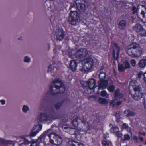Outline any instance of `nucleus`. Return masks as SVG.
I'll return each mask as SVG.
<instances>
[{"instance_id":"f257e3e1","label":"nucleus","mask_w":146,"mask_h":146,"mask_svg":"<svg viewBox=\"0 0 146 146\" xmlns=\"http://www.w3.org/2000/svg\"><path fill=\"white\" fill-rule=\"evenodd\" d=\"M126 51L129 56L133 58L139 57L142 55L143 53L141 46L135 42L132 43L128 46Z\"/></svg>"},{"instance_id":"f03ea898","label":"nucleus","mask_w":146,"mask_h":146,"mask_svg":"<svg viewBox=\"0 0 146 146\" xmlns=\"http://www.w3.org/2000/svg\"><path fill=\"white\" fill-rule=\"evenodd\" d=\"M64 86L59 79H56L53 81L50 85L49 91L50 94H55L59 93H62L65 91Z\"/></svg>"},{"instance_id":"7ed1b4c3","label":"nucleus","mask_w":146,"mask_h":146,"mask_svg":"<svg viewBox=\"0 0 146 146\" xmlns=\"http://www.w3.org/2000/svg\"><path fill=\"white\" fill-rule=\"evenodd\" d=\"M95 64V62L92 58L87 57L82 62V67L80 70L82 72H88L92 69Z\"/></svg>"},{"instance_id":"20e7f679","label":"nucleus","mask_w":146,"mask_h":146,"mask_svg":"<svg viewBox=\"0 0 146 146\" xmlns=\"http://www.w3.org/2000/svg\"><path fill=\"white\" fill-rule=\"evenodd\" d=\"M81 83L84 87L85 92L87 94H90L91 90L94 89L96 87H95L96 82L95 80L93 79H90L88 81L81 82Z\"/></svg>"},{"instance_id":"39448f33","label":"nucleus","mask_w":146,"mask_h":146,"mask_svg":"<svg viewBox=\"0 0 146 146\" xmlns=\"http://www.w3.org/2000/svg\"><path fill=\"white\" fill-rule=\"evenodd\" d=\"M50 142L57 146L60 145L62 142L61 137L55 133H50L48 135Z\"/></svg>"},{"instance_id":"423d86ee","label":"nucleus","mask_w":146,"mask_h":146,"mask_svg":"<svg viewBox=\"0 0 146 146\" xmlns=\"http://www.w3.org/2000/svg\"><path fill=\"white\" fill-rule=\"evenodd\" d=\"M76 5L77 9L81 13L84 12L88 7L85 0H76Z\"/></svg>"},{"instance_id":"0eeeda50","label":"nucleus","mask_w":146,"mask_h":146,"mask_svg":"<svg viewBox=\"0 0 146 146\" xmlns=\"http://www.w3.org/2000/svg\"><path fill=\"white\" fill-rule=\"evenodd\" d=\"M135 93L133 94H131L132 97L135 100H139L141 98L142 93L140 88L138 86H135L133 88Z\"/></svg>"},{"instance_id":"6e6552de","label":"nucleus","mask_w":146,"mask_h":146,"mask_svg":"<svg viewBox=\"0 0 146 146\" xmlns=\"http://www.w3.org/2000/svg\"><path fill=\"white\" fill-rule=\"evenodd\" d=\"M79 15L76 11H71L69 23L72 25H76L78 22Z\"/></svg>"},{"instance_id":"1a4fd4ad","label":"nucleus","mask_w":146,"mask_h":146,"mask_svg":"<svg viewBox=\"0 0 146 146\" xmlns=\"http://www.w3.org/2000/svg\"><path fill=\"white\" fill-rule=\"evenodd\" d=\"M52 117L45 113H41L38 116L37 121L39 122L45 123L52 119Z\"/></svg>"},{"instance_id":"9d476101","label":"nucleus","mask_w":146,"mask_h":146,"mask_svg":"<svg viewBox=\"0 0 146 146\" xmlns=\"http://www.w3.org/2000/svg\"><path fill=\"white\" fill-rule=\"evenodd\" d=\"M90 53L85 49H80L76 52V56L77 58L82 59L89 56Z\"/></svg>"},{"instance_id":"9b49d317","label":"nucleus","mask_w":146,"mask_h":146,"mask_svg":"<svg viewBox=\"0 0 146 146\" xmlns=\"http://www.w3.org/2000/svg\"><path fill=\"white\" fill-rule=\"evenodd\" d=\"M58 66V65L54 62L50 64L48 67L47 72H50L52 76H55L57 69L59 68Z\"/></svg>"},{"instance_id":"f8f14e48","label":"nucleus","mask_w":146,"mask_h":146,"mask_svg":"<svg viewBox=\"0 0 146 146\" xmlns=\"http://www.w3.org/2000/svg\"><path fill=\"white\" fill-rule=\"evenodd\" d=\"M42 128V125L38 124L35 126L31 131L29 135L30 137L35 136L41 130Z\"/></svg>"},{"instance_id":"ddd939ff","label":"nucleus","mask_w":146,"mask_h":146,"mask_svg":"<svg viewBox=\"0 0 146 146\" xmlns=\"http://www.w3.org/2000/svg\"><path fill=\"white\" fill-rule=\"evenodd\" d=\"M112 46L113 49V56L114 58L117 60L119 56L120 50L119 47L115 43H112Z\"/></svg>"},{"instance_id":"4468645a","label":"nucleus","mask_w":146,"mask_h":146,"mask_svg":"<svg viewBox=\"0 0 146 146\" xmlns=\"http://www.w3.org/2000/svg\"><path fill=\"white\" fill-rule=\"evenodd\" d=\"M55 35L57 40L60 41L62 40L64 37V32L61 29L56 30Z\"/></svg>"},{"instance_id":"2eb2a0df","label":"nucleus","mask_w":146,"mask_h":146,"mask_svg":"<svg viewBox=\"0 0 146 146\" xmlns=\"http://www.w3.org/2000/svg\"><path fill=\"white\" fill-rule=\"evenodd\" d=\"M13 141L5 139L0 137V146H10L12 145Z\"/></svg>"},{"instance_id":"dca6fc26","label":"nucleus","mask_w":146,"mask_h":146,"mask_svg":"<svg viewBox=\"0 0 146 146\" xmlns=\"http://www.w3.org/2000/svg\"><path fill=\"white\" fill-rule=\"evenodd\" d=\"M108 84V82L107 80H101L99 83L98 89H105L107 86Z\"/></svg>"},{"instance_id":"f3484780","label":"nucleus","mask_w":146,"mask_h":146,"mask_svg":"<svg viewBox=\"0 0 146 146\" xmlns=\"http://www.w3.org/2000/svg\"><path fill=\"white\" fill-rule=\"evenodd\" d=\"M123 96V94L120 93V90L119 89H117L114 91V100H117L118 98H121Z\"/></svg>"},{"instance_id":"a211bd4d","label":"nucleus","mask_w":146,"mask_h":146,"mask_svg":"<svg viewBox=\"0 0 146 146\" xmlns=\"http://www.w3.org/2000/svg\"><path fill=\"white\" fill-rule=\"evenodd\" d=\"M70 68L73 71H75L76 70L77 62L74 60H71L69 64Z\"/></svg>"},{"instance_id":"6ab92c4d","label":"nucleus","mask_w":146,"mask_h":146,"mask_svg":"<svg viewBox=\"0 0 146 146\" xmlns=\"http://www.w3.org/2000/svg\"><path fill=\"white\" fill-rule=\"evenodd\" d=\"M51 130L49 129L46 131H45L41 135L38 139V141L39 142H43L44 139L46 137V135H49L48 133H49V131Z\"/></svg>"},{"instance_id":"aec40b11","label":"nucleus","mask_w":146,"mask_h":146,"mask_svg":"<svg viewBox=\"0 0 146 146\" xmlns=\"http://www.w3.org/2000/svg\"><path fill=\"white\" fill-rule=\"evenodd\" d=\"M126 22L124 20H121L119 23L118 26L119 28L121 29H125L126 26Z\"/></svg>"},{"instance_id":"412c9836","label":"nucleus","mask_w":146,"mask_h":146,"mask_svg":"<svg viewBox=\"0 0 146 146\" xmlns=\"http://www.w3.org/2000/svg\"><path fill=\"white\" fill-rule=\"evenodd\" d=\"M142 26L140 24H136L133 27V30L136 32L138 33L143 29Z\"/></svg>"},{"instance_id":"4be33fe9","label":"nucleus","mask_w":146,"mask_h":146,"mask_svg":"<svg viewBox=\"0 0 146 146\" xmlns=\"http://www.w3.org/2000/svg\"><path fill=\"white\" fill-rule=\"evenodd\" d=\"M139 66L141 68H143L146 66V59H141L138 63Z\"/></svg>"},{"instance_id":"5701e85b","label":"nucleus","mask_w":146,"mask_h":146,"mask_svg":"<svg viewBox=\"0 0 146 146\" xmlns=\"http://www.w3.org/2000/svg\"><path fill=\"white\" fill-rule=\"evenodd\" d=\"M81 122L84 125V131L85 132L89 130L90 127L89 123L84 119L82 120Z\"/></svg>"},{"instance_id":"b1692460","label":"nucleus","mask_w":146,"mask_h":146,"mask_svg":"<svg viewBox=\"0 0 146 146\" xmlns=\"http://www.w3.org/2000/svg\"><path fill=\"white\" fill-rule=\"evenodd\" d=\"M70 146H84L83 144L75 141H72L70 142Z\"/></svg>"},{"instance_id":"393cba45","label":"nucleus","mask_w":146,"mask_h":146,"mask_svg":"<svg viewBox=\"0 0 146 146\" xmlns=\"http://www.w3.org/2000/svg\"><path fill=\"white\" fill-rule=\"evenodd\" d=\"M64 102V101L62 100L56 103L54 105V107L55 109L56 110L59 109Z\"/></svg>"},{"instance_id":"a878e982","label":"nucleus","mask_w":146,"mask_h":146,"mask_svg":"<svg viewBox=\"0 0 146 146\" xmlns=\"http://www.w3.org/2000/svg\"><path fill=\"white\" fill-rule=\"evenodd\" d=\"M138 33V35L139 36L141 37L146 36V31L143 28Z\"/></svg>"},{"instance_id":"bb28decb","label":"nucleus","mask_w":146,"mask_h":146,"mask_svg":"<svg viewBox=\"0 0 146 146\" xmlns=\"http://www.w3.org/2000/svg\"><path fill=\"white\" fill-rule=\"evenodd\" d=\"M22 139L23 142L21 143V141H20L19 143V145H22L23 144L25 145L29 144L31 143V141H29L27 139L25 138H23Z\"/></svg>"},{"instance_id":"cd10ccee","label":"nucleus","mask_w":146,"mask_h":146,"mask_svg":"<svg viewBox=\"0 0 146 146\" xmlns=\"http://www.w3.org/2000/svg\"><path fill=\"white\" fill-rule=\"evenodd\" d=\"M124 113L126 114V116H133L134 115V113L132 111H130L129 110H125L124 111Z\"/></svg>"},{"instance_id":"c85d7f7f","label":"nucleus","mask_w":146,"mask_h":146,"mask_svg":"<svg viewBox=\"0 0 146 146\" xmlns=\"http://www.w3.org/2000/svg\"><path fill=\"white\" fill-rule=\"evenodd\" d=\"M103 146H110L112 145L111 142L109 141L104 140L102 141Z\"/></svg>"},{"instance_id":"c756f323","label":"nucleus","mask_w":146,"mask_h":146,"mask_svg":"<svg viewBox=\"0 0 146 146\" xmlns=\"http://www.w3.org/2000/svg\"><path fill=\"white\" fill-rule=\"evenodd\" d=\"M47 100V98L46 97H44L42 99L40 103L41 107H43L44 106Z\"/></svg>"},{"instance_id":"7c9ffc66","label":"nucleus","mask_w":146,"mask_h":146,"mask_svg":"<svg viewBox=\"0 0 146 146\" xmlns=\"http://www.w3.org/2000/svg\"><path fill=\"white\" fill-rule=\"evenodd\" d=\"M119 129L117 127H113L110 130V132L111 133H116L119 131Z\"/></svg>"},{"instance_id":"2f4dec72","label":"nucleus","mask_w":146,"mask_h":146,"mask_svg":"<svg viewBox=\"0 0 146 146\" xmlns=\"http://www.w3.org/2000/svg\"><path fill=\"white\" fill-rule=\"evenodd\" d=\"M122 128L123 129H125L127 130V131H128L131 133V129L129 127L128 124H127L125 123H124L123 125Z\"/></svg>"},{"instance_id":"473e14b6","label":"nucleus","mask_w":146,"mask_h":146,"mask_svg":"<svg viewBox=\"0 0 146 146\" xmlns=\"http://www.w3.org/2000/svg\"><path fill=\"white\" fill-rule=\"evenodd\" d=\"M116 100H114L113 99L111 101V104H112L113 106H114L115 105H117L119 106L121 104L122 102L121 101L116 102Z\"/></svg>"},{"instance_id":"72a5a7b5","label":"nucleus","mask_w":146,"mask_h":146,"mask_svg":"<svg viewBox=\"0 0 146 146\" xmlns=\"http://www.w3.org/2000/svg\"><path fill=\"white\" fill-rule=\"evenodd\" d=\"M139 6H137V7L136 8L135 6H133L132 8V13L133 14H137V13L138 11V9L139 8H138Z\"/></svg>"},{"instance_id":"f704fd0d","label":"nucleus","mask_w":146,"mask_h":146,"mask_svg":"<svg viewBox=\"0 0 146 146\" xmlns=\"http://www.w3.org/2000/svg\"><path fill=\"white\" fill-rule=\"evenodd\" d=\"M29 110V108L28 106L26 105H24L23 106L22 108V110L23 112L26 113Z\"/></svg>"},{"instance_id":"c9c22d12","label":"nucleus","mask_w":146,"mask_h":146,"mask_svg":"<svg viewBox=\"0 0 146 146\" xmlns=\"http://www.w3.org/2000/svg\"><path fill=\"white\" fill-rule=\"evenodd\" d=\"M125 69L124 65L123 64L118 65V69L119 71L122 72Z\"/></svg>"},{"instance_id":"e433bc0d","label":"nucleus","mask_w":146,"mask_h":146,"mask_svg":"<svg viewBox=\"0 0 146 146\" xmlns=\"http://www.w3.org/2000/svg\"><path fill=\"white\" fill-rule=\"evenodd\" d=\"M101 95L102 96L105 97L106 98H108L109 97V94L105 90H102L101 91Z\"/></svg>"},{"instance_id":"4c0bfd02","label":"nucleus","mask_w":146,"mask_h":146,"mask_svg":"<svg viewBox=\"0 0 146 146\" xmlns=\"http://www.w3.org/2000/svg\"><path fill=\"white\" fill-rule=\"evenodd\" d=\"M99 77L101 80H103L106 77V74L104 72H102L100 74Z\"/></svg>"},{"instance_id":"58836bf2","label":"nucleus","mask_w":146,"mask_h":146,"mask_svg":"<svg viewBox=\"0 0 146 146\" xmlns=\"http://www.w3.org/2000/svg\"><path fill=\"white\" fill-rule=\"evenodd\" d=\"M98 101L100 103L105 104L107 102V100L105 99L100 97L98 98Z\"/></svg>"},{"instance_id":"ea45409f","label":"nucleus","mask_w":146,"mask_h":146,"mask_svg":"<svg viewBox=\"0 0 146 146\" xmlns=\"http://www.w3.org/2000/svg\"><path fill=\"white\" fill-rule=\"evenodd\" d=\"M31 58L28 56H25L24 58L23 61L26 63H29L30 62Z\"/></svg>"},{"instance_id":"a19ab883","label":"nucleus","mask_w":146,"mask_h":146,"mask_svg":"<svg viewBox=\"0 0 146 146\" xmlns=\"http://www.w3.org/2000/svg\"><path fill=\"white\" fill-rule=\"evenodd\" d=\"M124 65V66L125 69L129 68L130 67L129 63L128 62H125L123 64Z\"/></svg>"},{"instance_id":"79ce46f5","label":"nucleus","mask_w":146,"mask_h":146,"mask_svg":"<svg viewBox=\"0 0 146 146\" xmlns=\"http://www.w3.org/2000/svg\"><path fill=\"white\" fill-rule=\"evenodd\" d=\"M115 89V87L113 85H111L109 86L108 88V90L110 92H113Z\"/></svg>"},{"instance_id":"37998d69","label":"nucleus","mask_w":146,"mask_h":146,"mask_svg":"<svg viewBox=\"0 0 146 146\" xmlns=\"http://www.w3.org/2000/svg\"><path fill=\"white\" fill-rule=\"evenodd\" d=\"M141 14L142 16L143 19L145 20V22H146V13L144 11H142Z\"/></svg>"},{"instance_id":"c03bdc74","label":"nucleus","mask_w":146,"mask_h":146,"mask_svg":"<svg viewBox=\"0 0 146 146\" xmlns=\"http://www.w3.org/2000/svg\"><path fill=\"white\" fill-rule=\"evenodd\" d=\"M73 51H71L69 50L68 52V56L69 57L72 58L73 57L74 55V52Z\"/></svg>"},{"instance_id":"a18cd8bd","label":"nucleus","mask_w":146,"mask_h":146,"mask_svg":"<svg viewBox=\"0 0 146 146\" xmlns=\"http://www.w3.org/2000/svg\"><path fill=\"white\" fill-rule=\"evenodd\" d=\"M75 130V129L74 128H69V131L70 134L72 135H74Z\"/></svg>"},{"instance_id":"49530a36","label":"nucleus","mask_w":146,"mask_h":146,"mask_svg":"<svg viewBox=\"0 0 146 146\" xmlns=\"http://www.w3.org/2000/svg\"><path fill=\"white\" fill-rule=\"evenodd\" d=\"M130 63L131 64V65L133 66H135L136 64V61L134 59H131L130 60Z\"/></svg>"},{"instance_id":"de8ad7c7","label":"nucleus","mask_w":146,"mask_h":146,"mask_svg":"<svg viewBox=\"0 0 146 146\" xmlns=\"http://www.w3.org/2000/svg\"><path fill=\"white\" fill-rule=\"evenodd\" d=\"M116 135L119 137H121L122 136V134L119 131L115 133Z\"/></svg>"},{"instance_id":"09e8293b","label":"nucleus","mask_w":146,"mask_h":146,"mask_svg":"<svg viewBox=\"0 0 146 146\" xmlns=\"http://www.w3.org/2000/svg\"><path fill=\"white\" fill-rule=\"evenodd\" d=\"M124 137L126 140H128L130 139V137L128 134H125Z\"/></svg>"},{"instance_id":"8fccbe9b","label":"nucleus","mask_w":146,"mask_h":146,"mask_svg":"<svg viewBox=\"0 0 146 146\" xmlns=\"http://www.w3.org/2000/svg\"><path fill=\"white\" fill-rule=\"evenodd\" d=\"M81 120L80 119L79 117H75L73 120V121H75V122H77L78 123H79V121H80Z\"/></svg>"},{"instance_id":"3c124183","label":"nucleus","mask_w":146,"mask_h":146,"mask_svg":"<svg viewBox=\"0 0 146 146\" xmlns=\"http://www.w3.org/2000/svg\"><path fill=\"white\" fill-rule=\"evenodd\" d=\"M31 143V144L30 145V146H38V145L37 144V143L36 142H35L34 141H32Z\"/></svg>"},{"instance_id":"603ef678","label":"nucleus","mask_w":146,"mask_h":146,"mask_svg":"<svg viewBox=\"0 0 146 146\" xmlns=\"http://www.w3.org/2000/svg\"><path fill=\"white\" fill-rule=\"evenodd\" d=\"M80 134V131L78 129H75V132L74 135H78Z\"/></svg>"},{"instance_id":"864d4df0","label":"nucleus","mask_w":146,"mask_h":146,"mask_svg":"<svg viewBox=\"0 0 146 146\" xmlns=\"http://www.w3.org/2000/svg\"><path fill=\"white\" fill-rule=\"evenodd\" d=\"M133 139L135 141L136 143L138 142V138L136 136H134L133 137Z\"/></svg>"},{"instance_id":"5fc2aeb1","label":"nucleus","mask_w":146,"mask_h":146,"mask_svg":"<svg viewBox=\"0 0 146 146\" xmlns=\"http://www.w3.org/2000/svg\"><path fill=\"white\" fill-rule=\"evenodd\" d=\"M115 117L118 119L120 118V115L119 114V112L116 113L115 115Z\"/></svg>"},{"instance_id":"6e6d98bb","label":"nucleus","mask_w":146,"mask_h":146,"mask_svg":"<svg viewBox=\"0 0 146 146\" xmlns=\"http://www.w3.org/2000/svg\"><path fill=\"white\" fill-rule=\"evenodd\" d=\"M72 123L73 125L75 127H77L79 123L75 121H72Z\"/></svg>"},{"instance_id":"4d7b16f0","label":"nucleus","mask_w":146,"mask_h":146,"mask_svg":"<svg viewBox=\"0 0 146 146\" xmlns=\"http://www.w3.org/2000/svg\"><path fill=\"white\" fill-rule=\"evenodd\" d=\"M0 102L2 105H3L5 104V100L3 99H1L0 100Z\"/></svg>"},{"instance_id":"13d9d810","label":"nucleus","mask_w":146,"mask_h":146,"mask_svg":"<svg viewBox=\"0 0 146 146\" xmlns=\"http://www.w3.org/2000/svg\"><path fill=\"white\" fill-rule=\"evenodd\" d=\"M63 127L64 129H68V130H69V128H70V127H68L66 126Z\"/></svg>"},{"instance_id":"bf43d9fd","label":"nucleus","mask_w":146,"mask_h":146,"mask_svg":"<svg viewBox=\"0 0 146 146\" xmlns=\"http://www.w3.org/2000/svg\"><path fill=\"white\" fill-rule=\"evenodd\" d=\"M141 134L145 136V133H142L141 132H139V135H141Z\"/></svg>"},{"instance_id":"052dcab7","label":"nucleus","mask_w":146,"mask_h":146,"mask_svg":"<svg viewBox=\"0 0 146 146\" xmlns=\"http://www.w3.org/2000/svg\"><path fill=\"white\" fill-rule=\"evenodd\" d=\"M139 139L141 141H143V137H139Z\"/></svg>"},{"instance_id":"680f3d73","label":"nucleus","mask_w":146,"mask_h":146,"mask_svg":"<svg viewBox=\"0 0 146 146\" xmlns=\"http://www.w3.org/2000/svg\"><path fill=\"white\" fill-rule=\"evenodd\" d=\"M18 39L19 40H23V39H22V37H19V38H18Z\"/></svg>"},{"instance_id":"e2e57ef3","label":"nucleus","mask_w":146,"mask_h":146,"mask_svg":"<svg viewBox=\"0 0 146 146\" xmlns=\"http://www.w3.org/2000/svg\"><path fill=\"white\" fill-rule=\"evenodd\" d=\"M144 108H145V109L146 110V102H144Z\"/></svg>"},{"instance_id":"0e129e2a","label":"nucleus","mask_w":146,"mask_h":146,"mask_svg":"<svg viewBox=\"0 0 146 146\" xmlns=\"http://www.w3.org/2000/svg\"><path fill=\"white\" fill-rule=\"evenodd\" d=\"M48 45L49 46V49L50 48V44H48Z\"/></svg>"},{"instance_id":"69168bd1","label":"nucleus","mask_w":146,"mask_h":146,"mask_svg":"<svg viewBox=\"0 0 146 146\" xmlns=\"http://www.w3.org/2000/svg\"><path fill=\"white\" fill-rule=\"evenodd\" d=\"M146 78L145 76H144V79L145 80Z\"/></svg>"},{"instance_id":"338daca9","label":"nucleus","mask_w":146,"mask_h":146,"mask_svg":"<svg viewBox=\"0 0 146 146\" xmlns=\"http://www.w3.org/2000/svg\"><path fill=\"white\" fill-rule=\"evenodd\" d=\"M138 76L139 77H140V74H139H139H138Z\"/></svg>"},{"instance_id":"774afa93","label":"nucleus","mask_w":146,"mask_h":146,"mask_svg":"<svg viewBox=\"0 0 146 146\" xmlns=\"http://www.w3.org/2000/svg\"><path fill=\"white\" fill-rule=\"evenodd\" d=\"M145 145H146V141L145 142Z\"/></svg>"}]
</instances>
